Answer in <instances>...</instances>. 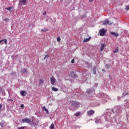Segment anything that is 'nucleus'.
Wrapping results in <instances>:
<instances>
[{
	"label": "nucleus",
	"instance_id": "obj_38",
	"mask_svg": "<svg viewBox=\"0 0 129 129\" xmlns=\"http://www.w3.org/2000/svg\"><path fill=\"white\" fill-rule=\"evenodd\" d=\"M9 101H13V100H12V99H8V100Z\"/></svg>",
	"mask_w": 129,
	"mask_h": 129
},
{
	"label": "nucleus",
	"instance_id": "obj_3",
	"mask_svg": "<svg viewBox=\"0 0 129 129\" xmlns=\"http://www.w3.org/2000/svg\"><path fill=\"white\" fill-rule=\"evenodd\" d=\"M50 82L52 85H55V83H56V79H55L54 77H52L50 78Z\"/></svg>",
	"mask_w": 129,
	"mask_h": 129
},
{
	"label": "nucleus",
	"instance_id": "obj_28",
	"mask_svg": "<svg viewBox=\"0 0 129 129\" xmlns=\"http://www.w3.org/2000/svg\"><path fill=\"white\" fill-rule=\"evenodd\" d=\"M57 41L58 42H60V41H61V38L60 37H57Z\"/></svg>",
	"mask_w": 129,
	"mask_h": 129
},
{
	"label": "nucleus",
	"instance_id": "obj_2",
	"mask_svg": "<svg viewBox=\"0 0 129 129\" xmlns=\"http://www.w3.org/2000/svg\"><path fill=\"white\" fill-rule=\"evenodd\" d=\"M105 33H106V30H105L104 28H102L99 31V33L100 36H104V35H105Z\"/></svg>",
	"mask_w": 129,
	"mask_h": 129
},
{
	"label": "nucleus",
	"instance_id": "obj_35",
	"mask_svg": "<svg viewBox=\"0 0 129 129\" xmlns=\"http://www.w3.org/2000/svg\"><path fill=\"white\" fill-rule=\"evenodd\" d=\"M3 107V105L2 104H0V109Z\"/></svg>",
	"mask_w": 129,
	"mask_h": 129
},
{
	"label": "nucleus",
	"instance_id": "obj_19",
	"mask_svg": "<svg viewBox=\"0 0 129 129\" xmlns=\"http://www.w3.org/2000/svg\"><path fill=\"white\" fill-rule=\"evenodd\" d=\"M93 73V74H96V67H94Z\"/></svg>",
	"mask_w": 129,
	"mask_h": 129
},
{
	"label": "nucleus",
	"instance_id": "obj_6",
	"mask_svg": "<svg viewBox=\"0 0 129 129\" xmlns=\"http://www.w3.org/2000/svg\"><path fill=\"white\" fill-rule=\"evenodd\" d=\"M22 121H23V122L30 123V122H31V119H30L29 118H26L25 119H22Z\"/></svg>",
	"mask_w": 129,
	"mask_h": 129
},
{
	"label": "nucleus",
	"instance_id": "obj_15",
	"mask_svg": "<svg viewBox=\"0 0 129 129\" xmlns=\"http://www.w3.org/2000/svg\"><path fill=\"white\" fill-rule=\"evenodd\" d=\"M51 89H52V90H53V91H55V92L58 91L59 90V89H58V88H55L54 87H52Z\"/></svg>",
	"mask_w": 129,
	"mask_h": 129
},
{
	"label": "nucleus",
	"instance_id": "obj_5",
	"mask_svg": "<svg viewBox=\"0 0 129 129\" xmlns=\"http://www.w3.org/2000/svg\"><path fill=\"white\" fill-rule=\"evenodd\" d=\"M94 110H90L87 111V114L88 115H92V114H94Z\"/></svg>",
	"mask_w": 129,
	"mask_h": 129
},
{
	"label": "nucleus",
	"instance_id": "obj_12",
	"mask_svg": "<svg viewBox=\"0 0 129 129\" xmlns=\"http://www.w3.org/2000/svg\"><path fill=\"white\" fill-rule=\"evenodd\" d=\"M91 39V37H89L88 38H85L84 39V43H86V42H89V41H90V39Z\"/></svg>",
	"mask_w": 129,
	"mask_h": 129
},
{
	"label": "nucleus",
	"instance_id": "obj_11",
	"mask_svg": "<svg viewBox=\"0 0 129 129\" xmlns=\"http://www.w3.org/2000/svg\"><path fill=\"white\" fill-rule=\"evenodd\" d=\"M26 93H27V92H25V91H21L20 92V94L22 96H25L26 95Z\"/></svg>",
	"mask_w": 129,
	"mask_h": 129
},
{
	"label": "nucleus",
	"instance_id": "obj_7",
	"mask_svg": "<svg viewBox=\"0 0 129 129\" xmlns=\"http://www.w3.org/2000/svg\"><path fill=\"white\" fill-rule=\"evenodd\" d=\"M105 44L102 43L101 45V48H100V52H102V51H103V49H104V48H105Z\"/></svg>",
	"mask_w": 129,
	"mask_h": 129
},
{
	"label": "nucleus",
	"instance_id": "obj_14",
	"mask_svg": "<svg viewBox=\"0 0 129 129\" xmlns=\"http://www.w3.org/2000/svg\"><path fill=\"white\" fill-rule=\"evenodd\" d=\"M21 73H25V72H28V71L26 69H22L21 71Z\"/></svg>",
	"mask_w": 129,
	"mask_h": 129
},
{
	"label": "nucleus",
	"instance_id": "obj_26",
	"mask_svg": "<svg viewBox=\"0 0 129 129\" xmlns=\"http://www.w3.org/2000/svg\"><path fill=\"white\" fill-rule=\"evenodd\" d=\"M125 10L129 11V6L128 5L126 6Z\"/></svg>",
	"mask_w": 129,
	"mask_h": 129
},
{
	"label": "nucleus",
	"instance_id": "obj_40",
	"mask_svg": "<svg viewBox=\"0 0 129 129\" xmlns=\"http://www.w3.org/2000/svg\"><path fill=\"white\" fill-rule=\"evenodd\" d=\"M2 44H5V43L3 42Z\"/></svg>",
	"mask_w": 129,
	"mask_h": 129
},
{
	"label": "nucleus",
	"instance_id": "obj_25",
	"mask_svg": "<svg viewBox=\"0 0 129 129\" xmlns=\"http://www.w3.org/2000/svg\"><path fill=\"white\" fill-rule=\"evenodd\" d=\"M4 22H9V21H10V19H8V18H6L5 19H4Z\"/></svg>",
	"mask_w": 129,
	"mask_h": 129
},
{
	"label": "nucleus",
	"instance_id": "obj_18",
	"mask_svg": "<svg viewBox=\"0 0 129 129\" xmlns=\"http://www.w3.org/2000/svg\"><path fill=\"white\" fill-rule=\"evenodd\" d=\"M38 122H39L38 120L37 121V123H35V122H33L32 123V125H34V126H36V125H38Z\"/></svg>",
	"mask_w": 129,
	"mask_h": 129
},
{
	"label": "nucleus",
	"instance_id": "obj_29",
	"mask_svg": "<svg viewBox=\"0 0 129 129\" xmlns=\"http://www.w3.org/2000/svg\"><path fill=\"white\" fill-rule=\"evenodd\" d=\"M47 31H48V30H47V29H42L41 30V32H47Z\"/></svg>",
	"mask_w": 129,
	"mask_h": 129
},
{
	"label": "nucleus",
	"instance_id": "obj_21",
	"mask_svg": "<svg viewBox=\"0 0 129 129\" xmlns=\"http://www.w3.org/2000/svg\"><path fill=\"white\" fill-rule=\"evenodd\" d=\"M118 52V47H117L116 50L113 51V53H117Z\"/></svg>",
	"mask_w": 129,
	"mask_h": 129
},
{
	"label": "nucleus",
	"instance_id": "obj_8",
	"mask_svg": "<svg viewBox=\"0 0 129 129\" xmlns=\"http://www.w3.org/2000/svg\"><path fill=\"white\" fill-rule=\"evenodd\" d=\"M111 35L112 36H114V37H118L119 36V34L118 33H116L115 32H111L110 33Z\"/></svg>",
	"mask_w": 129,
	"mask_h": 129
},
{
	"label": "nucleus",
	"instance_id": "obj_22",
	"mask_svg": "<svg viewBox=\"0 0 129 129\" xmlns=\"http://www.w3.org/2000/svg\"><path fill=\"white\" fill-rule=\"evenodd\" d=\"M92 91V90H91V89H88L87 90V93H88V94L91 93Z\"/></svg>",
	"mask_w": 129,
	"mask_h": 129
},
{
	"label": "nucleus",
	"instance_id": "obj_31",
	"mask_svg": "<svg viewBox=\"0 0 129 129\" xmlns=\"http://www.w3.org/2000/svg\"><path fill=\"white\" fill-rule=\"evenodd\" d=\"M105 67H106L107 68H109V64H106Z\"/></svg>",
	"mask_w": 129,
	"mask_h": 129
},
{
	"label": "nucleus",
	"instance_id": "obj_30",
	"mask_svg": "<svg viewBox=\"0 0 129 129\" xmlns=\"http://www.w3.org/2000/svg\"><path fill=\"white\" fill-rule=\"evenodd\" d=\"M29 27H32V28H33V27L34 26V24H30L29 25Z\"/></svg>",
	"mask_w": 129,
	"mask_h": 129
},
{
	"label": "nucleus",
	"instance_id": "obj_10",
	"mask_svg": "<svg viewBox=\"0 0 129 129\" xmlns=\"http://www.w3.org/2000/svg\"><path fill=\"white\" fill-rule=\"evenodd\" d=\"M2 42H5V44H6V45L8 44V40L6 39L0 40V43H2Z\"/></svg>",
	"mask_w": 129,
	"mask_h": 129
},
{
	"label": "nucleus",
	"instance_id": "obj_33",
	"mask_svg": "<svg viewBox=\"0 0 129 129\" xmlns=\"http://www.w3.org/2000/svg\"><path fill=\"white\" fill-rule=\"evenodd\" d=\"M43 15L44 16H46V15H47V12H44L43 13Z\"/></svg>",
	"mask_w": 129,
	"mask_h": 129
},
{
	"label": "nucleus",
	"instance_id": "obj_39",
	"mask_svg": "<svg viewBox=\"0 0 129 129\" xmlns=\"http://www.w3.org/2000/svg\"><path fill=\"white\" fill-rule=\"evenodd\" d=\"M90 3H91V2H93V0H89Z\"/></svg>",
	"mask_w": 129,
	"mask_h": 129
},
{
	"label": "nucleus",
	"instance_id": "obj_27",
	"mask_svg": "<svg viewBox=\"0 0 129 129\" xmlns=\"http://www.w3.org/2000/svg\"><path fill=\"white\" fill-rule=\"evenodd\" d=\"M47 58H49V55L46 54L44 57V59H47Z\"/></svg>",
	"mask_w": 129,
	"mask_h": 129
},
{
	"label": "nucleus",
	"instance_id": "obj_32",
	"mask_svg": "<svg viewBox=\"0 0 129 129\" xmlns=\"http://www.w3.org/2000/svg\"><path fill=\"white\" fill-rule=\"evenodd\" d=\"M74 62H75V59H73L72 60V61H71V63H72V64H73V63H74Z\"/></svg>",
	"mask_w": 129,
	"mask_h": 129
},
{
	"label": "nucleus",
	"instance_id": "obj_41",
	"mask_svg": "<svg viewBox=\"0 0 129 129\" xmlns=\"http://www.w3.org/2000/svg\"><path fill=\"white\" fill-rule=\"evenodd\" d=\"M102 71H104V70H102Z\"/></svg>",
	"mask_w": 129,
	"mask_h": 129
},
{
	"label": "nucleus",
	"instance_id": "obj_16",
	"mask_svg": "<svg viewBox=\"0 0 129 129\" xmlns=\"http://www.w3.org/2000/svg\"><path fill=\"white\" fill-rule=\"evenodd\" d=\"M54 127H55V125H54L53 123H52V124L50 125V127H49V128H50V129H54Z\"/></svg>",
	"mask_w": 129,
	"mask_h": 129
},
{
	"label": "nucleus",
	"instance_id": "obj_4",
	"mask_svg": "<svg viewBox=\"0 0 129 129\" xmlns=\"http://www.w3.org/2000/svg\"><path fill=\"white\" fill-rule=\"evenodd\" d=\"M103 25H112V23H109V20L107 19L103 21Z\"/></svg>",
	"mask_w": 129,
	"mask_h": 129
},
{
	"label": "nucleus",
	"instance_id": "obj_36",
	"mask_svg": "<svg viewBox=\"0 0 129 129\" xmlns=\"http://www.w3.org/2000/svg\"><path fill=\"white\" fill-rule=\"evenodd\" d=\"M21 107H22V108H24V104H22V105H21Z\"/></svg>",
	"mask_w": 129,
	"mask_h": 129
},
{
	"label": "nucleus",
	"instance_id": "obj_37",
	"mask_svg": "<svg viewBox=\"0 0 129 129\" xmlns=\"http://www.w3.org/2000/svg\"><path fill=\"white\" fill-rule=\"evenodd\" d=\"M0 126H2V127H3V124H2V123L0 122Z\"/></svg>",
	"mask_w": 129,
	"mask_h": 129
},
{
	"label": "nucleus",
	"instance_id": "obj_13",
	"mask_svg": "<svg viewBox=\"0 0 129 129\" xmlns=\"http://www.w3.org/2000/svg\"><path fill=\"white\" fill-rule=\"evenodd\" d=\"M14 9V7H10L9 8H6V10H7L8 11H9V12H11V10H13Z\"/></svg>",
	"mask_w": 129,
	"mask_h": 129
},
{
	"label": "nucleus",
	"instance_id": "obj_23",
	"mask_svg": "<svg viewBox=\"0 0 129 129\" xmlns=\"http://www.w3.org/2000/svg\"><path fill=\"white\" fill-rule=\"evenodd\" d=\"M72 77H73V78H77V76L75 74L72 75Z\"/></svg>",
	"mask_w": 129,
	"mask_h": 129
},
{
	"label": "nucleus",
	"instance_id": "obj_1",
	"mask_svg": "<svg viewBox=\"0 0 129 129\" xmlns=\"http://www.w3.org/2000/svg\"><path fill=\"white\" fill-rule=\"evenodd\" d=\"M80 103L76 101L71 100L69 102V107L71 110H74L79 108Z\"/></svg>",
	"mask_w": 129,
	"mask_h": 129
},
{
	"label": "nucleus",
	"instance_id": "obj_34",
	"mask_svg": "<svg viewBox=\"0 0 129 129\" xmlns=\"http://www.w3.org/2000/svg\"><path fill=\"white\" fill-rule=\"evenodd\" d=\"M18 129H25V127H19Z\"/></svg>",
	"mask_w": 129,
	"mask_h": 129
},
{
	"label": "nucleus",
	"instance_id": "obj_9",
	"mask_svg": "<svg viewBox=\"0 0 129 129\" xmlns=\"http://www.w3.org/2000/svg\"><path fill=\"white\" fill-rule=\"evenodd\" d=\"M20 3L21 5H25V4H27V0H20Z\"/></svg>",
	"mask_w": 129,
	"mask_h": 129
},
{
	"label": "nucleus",
	"instance_id": "obj_24",
	"mask_svg": "<svg viewBox=\"0 0 129 129\" xmlns=\"http://www.w3.org/2000/svg\"><path fill=\"white\" fill-rule=\"evenodd\" d=\"M75 115L76 116H79V115H80V112H77V113H76L75 114Z\"/></svg>",
	"mask_w": 129,
	"mask_h": 129
},
{
	"label": "nucleus",
	"instance_id": "obj_20",
	"mask_svg": "<svg viewBox=\"0 0 129 129\" xmlns=\"http://www.w3.org/2000/svg\"><path fill=\"white\" fill-rule=\"evenodd\" d=\"M44 83V80L43 79H40L39 80V84H43Z\"/></svg>",
	"mask_w": 129,
	"mask_h": 129
},
{
	"label": "nucleus",
	"instance_id": "obj_17",
	"mask_svg": "<svg viewBox=\"0 0 129 129\" xmlns=\"http://www.w3.org/2000/svg\"><path fill=\"white\" fill-rule=\"evenodd\" d=\"M43 108L44 109V110H45V111H46V113H49V111H48V110L46 108V107L45 106H44L43 107Z\"/></svg>",
	"mask_w": 129,
	"mask_h": 129
}]
</instances>
